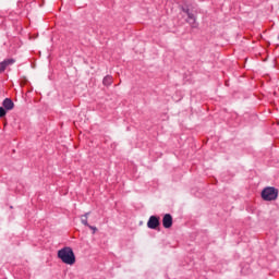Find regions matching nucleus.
I'll return each instance as SVG.
<instances>
[{
  "label": "nucleus",
  "instance_id": "obj_1",
  "mask_svg": "<svg viewBox=\"0 0 279 279\" xmlns=\"http://www.w3.org/2000/svg\"><path fill=\"white\" fill-rule=\"evenodd\" d=\"M58 258H60L64 265H75V253H73V248L69 246L58 251Z\"/></svg>",
  "mask_w": 279,
  "mask_h": 279
},
{
  "label": "nucleus",
  "instance_id": "obj_2",
  "mask_svg": "<svg viewBox=\"0 0 279 279\" xmlns=\"http://www.w3.org/2000/svg\"><path fill=\"white\" fill-rule=\"evenodd\" d=\"M262 198L265 202H274L278 199V190H276V187H265L262 192Z\"/></svg>",
  "mask_w": 279,
  "mask_h": 279
},
{
  "label": "nucleus",
  "instance_id": "obj_3",
  "mask_svg": "<svg viewBox=\"0 0 279 279\" xmlns=\"http://www.w3.org/2000/svg\"><path fill=\"white\" fill-rule=\"evenodd\" d=\"M160 226V219L156 216H151L147 222V227L150 228V230H156Z\"/></svg>",
  "mask_w": 279,
  "mask_h": 279
},
{
  "label": "nucleus",
  "instance_id": "obj_4",
  "mask_svg": "<svg viewBox=\"0 0 279 279\" xmlns=\"http://www.w3.org/2000/svg\"><path fill=\"white\" fill-rule=\"evenodd\" d=\"M16 61L14 59H7L0 62V73H3L8 66H12Z\"/></svg>",
  "mask_w": 279,
  "mask_h": 279
},
{
  "label": "nucleus",
  "instance_id": "obj_5",
  "mask_svg": "<svg viewBox=\"0 0 279 279\" xmlns=\"http://www.w3.org/2000/svg\"><path fill=\"white\" fill-rule=\"evenodd\" d=\"M162 226L163 228H171L173 226V218L171 215L167 214L163 216Z\"/></svg>",
  "mask_w": 279,
  "mask_h": 279
},
{
  "label": "nucleus",
  "instance_id": "obj_6",
  "mask_svg": "<svg viewBox=\"0 0 279 279\" xmlns=\"http://www.w3.org/2000/svg\"><path fill=\"white\" fill-rule=\"evenodd\" d=\"M2 106L5 110H14V102L10 98H5L2 102Z\"/></svg>",
  "mask_w": 279,
  "mask_h": 279
},
{
  "label": "nucleus",
  "instance_id": "obj_7",
  "mask_svg": "<svg viewBox=\"0 0 279 279\" xmlns=\"http://www.w3.org/2000/svg\"><path fill=\"white\" fill-rule=\"evenodd\" d=\"M112 82H113V80H112V76H111V75H107V76H105L104 80H102L104 86H111V85H112Z\"/></svg>",
  "mask_w": 279,
  "mask_h": 279
},
{
  "label": "nucleus",
  "instance_id": "obj_8",
  "mask_svg": "<svg viewBox=\"0 0 279 279\" xmlns=\"http://www.w3.org/2000/svg\"><path fill=\"white\" fill-rule=\"evenodd\" d=\"M5 114H7L5 109L3 107H0V119L5 117Z\"/></svg>",
  "mask_w": 279,
  "mask_h": 279
},
{
  "label": "nucleus",
  "instance_id": "obj_9",
  "mask_svg": "<svg viewBox=\"0 0 279 279\" xmlns=\"http://www.w3.org/2000/svg\"><path fill=\"white\" fill-rule=\"evenodd\" d=\"M82 223H84V226H88V220L87 219H82Z\"/></svg>",
  "mask_w": 279,
  "mask_h": 279
},
{
  "label": "nucleus",
  "instance_id": "obj_10",
  "mask_svg": "<svg viewBox=\"0 0 279 279\" xmlns=\"http://www.w3.org/2000/svg\"><path fill=\"white\" fill-rule=\"evenodd\" d=\"M88 228H90V230H97V228H95L93 226H88Z\"/></svg>",
  "mask_w": 279,
  "mask_h": 279
}]
</instances>
